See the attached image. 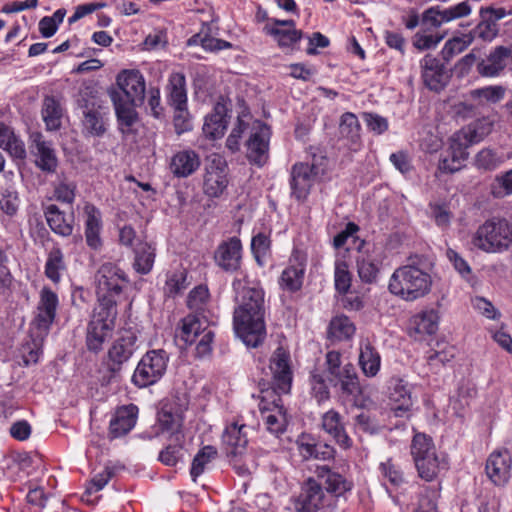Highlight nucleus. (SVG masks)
I'll list each match as a JSON object with an SVG mask.
<instances>
[{
    "instance_id": "1",
    "label": "nucleus",
    "mask_w": 512,
    "mask_h": 512,
    "mask_svg": "<svg viewBox=\"0 0 512 512\" xmlns=\"http://www.w3.org/2000/svg\"><path fill=\"white\" fill-rule=\"evenodd\" d=\"M316 478L310 477L301 485L294 498L295 512H323L339 497L353 488V482L329 465H317Z\"/></svg>"
},
{
    "instance_id": "2",
    "label": "nucleus",
    "mask_w": 512,
    "mask_h": 512,
    "mask_svg": "<svg viewBox=\"0 0 512 512\" xmlns=\"http://www.w3.org/2000/svg\"><path fill=\"white\" fill-rule=\"evenodd\" d=\"M236 300L235 332L247 346L257 347L266 336L264 291L258 287H243Z\"/></svg>"
},
{
    "instance_id": "3",
    "label": "nucleus",
    "mask_w": 512,
    "mask_h": 512,
    "mask_svg": "<svg viewBox=\"0 0 512 512\" xmlns=\"http://www.w3.org/2000/svg\"><path fill=\"white\" fill-rule=\"evenodd\" d=\"M433 262L425 256H410L408 263L397 268L389 279L390 293L405 301L426 296L432 287Z\"/></svg>"
},
{
    "instance_id": "4",
    "label": "nucleus",
    "mask_w": 512,
    "mask_h": 512,
    "mask_svg": "<svg viewBox=\"0 0 512 512\" xmlns=\"http://www.w3.org/2000/svg\"><path fill=\"white\" fill-rule=\"evenodd\" d=\"M188 404L186 391L177 390L174 395L162 399L157 405L156 423L152 427L153 436L167 434L179 440Z\"/></svg>"
},
{
    "instance_id": "5",
    "label": "nucleus",
    "mask_w": 512,
    "mask_h": 512,
    "mask_svg": "<svg viewBox=\"0 0 512 512\" xmlns=\"http://www.w3.org/2000/svg\"><path fill=\"white\" fill-rule=\"evenodd\" d=\"M487 131L488 129L484 127L483 123H475L454 134L451 138L448 155L451 157V162H457V164L450 165L449 158H443L439 162V170L445 173L459 171L468 158L467 149L471 145L480 142Z\"/></svg>"
},
{
    "instance_id": "6",
    "label": "nucleus",
    "mask_w": 512,
    "mask_h": 512,
    "mask_svg": "<svg viewBox=\"0 0 512 512\" xmlns=\"http://www.w3.org/2000/svg\"><path fill=\"white\" fill-rule=\"evenodd\" d=\"M411 455L413 457L419 476L432 481L441 469H446L444 458L437 454L436 447L431 437L423 433H416L411 443Z\"/></svg>"
},
{
    "instance_id": "7",
    "label": "nucleus",
    "mask_w": 512,
    "mask_h": 512,
    "mask_svg": "<svg viewBox=\"0 0 512 512\" xmlns=\"http://www.w3.org/2000/svg\"><path fill=\"white\" fill-rule=\"evenodd\" d=\"M512 243V226L506 219L492 218L480 225L473 244L485 252H498Z\"/></svg>"
},
{
    "instance_id": "8",
    "label": "nucleus",
    "mask_w": 512,
    "mask_h": 512,
    "mask_svg": "<svg viewBox=\"0 0 512 512\" xmlns=\"http://www.w3.org/2000/svg\"><path fill=\"white\" fill-rule=\"evenodd\" d=\"M136 337L127 334L115 340L108 351L109 361L107 366L100 371L103 384H112L123 380V366L132 356L135 350Z\"/></svg>"
},
{
    "instance_id": "9",
    "label": "nucleus",
    "mask_w": 512,
    "mask_h": 512,
    "mask_svg": "<svg viewBox=\"0 0 512 512\" xmlns=\"http://www.w3.org/2000/svg\"><path fill=\"white\" fill-rule=\"evenodd\" d=\"M98 299L119 301L129 282L125 272L113 263H104L95 274Z\"/></svg>"
},
{
    "instance_id": "10",
    "label": "nucleus",
    "mask_w": 512,
    "mask_h": 512,
    "mask_svg": "<svg viewBox=\"0 0 512 512\" xmlns=\"http://www.w3.org/2000/svg\"><path fill=\"white\" fill-rule=\"evenodd\" d=\"M168 362L167 353L162 350L148 351L138 363L133 375V384H156L166 371Z\"/></svg>"
},
{
    "instance_id": "11",
    "label": "nucleus",
    "mask_w": 512,
    "mask_h": 512,
    "mask_svg": "<svg viewBox=\"0 0 512 512\" xmlns=\"http://www.w3.org/2000/svg\"><path fill=\"white\" fill-rule=\"evenodd\" d=\"M270 136L269 126L260 121L253 122L246 142V155L252 164L261 167L268 161Z\"/></svg>"
},
{
    "instance_id": "12",
    "label": "nucleus",
    "mask_w": 512,
    "mask_h": 512,
    "mask_svg": "<svg viewBox=\"0 0 512 512\" xmlns=\"http://www.w3.org/2000/svg\"><path fill=\"white\" fill-rule=\"evenodd\" d=\"M324 173L316 163H296L291 169L290 186L292 195L299 201L305 200L317 176Z\"/></svg>"
},
{
    "instance_id": "13",
    "label": "nucleus",
    "mask_w": 512,
    "mask_h": 512,
    "mask_svg": "<svg viewBox=\"0 0 512 512\" xmlns=\"http://www.w3.org/2000/svg\"><path fill=\"white\" fill-rule=\"evenodd\" d=\"M420 67L421 78L429 90L439 92L447 86L451 74L440 59L427 54L420 61Z\"/></svg>"
},
{
    "instance_id": "14",
    "label": "nucleus",
    "mask_w": 512,
    "mask_h": 512,
    "mask_svg": "<svg viewBox=\"0 0 512 512\" xmlns=\"http://www.w3.org/2000/svg\"><path fill=\"white\" fill-rule=\"evenodd\" d=\"M228 186L227 165L225 160L215 155L206 166L203 191L212 198L220 197Z\"/></svg>"
},
{
    "instance_id": "15",
    "label": "nucleus",
    "mask_w": 512,
    "mask_h": 512,
    "mask_svg": "<svg viewBox=\"0 0 512 512\" xmlns=\"http://www.w3.org/2000/svg\"><path fill=\"white\" fill-rule=\"evenodd\" d=\"M118 89L110 93H119L132 103H143L145 99V80L138 70H124L117 76Z\"/></svg>"
},
{
    "instance_id": "16",
    "label": "nucleus",
    "mask_w": 512,
    "mask_h": 512,
    "mask_svg": "<svg viewBox=\"0 0 512 512\" xmlns=\"http://www.w3.org/2000/svg\"><path fill=\"white\" fill-rule=\"evenodd\" d=\"M512 469V456L507 449L493 451L486 461L485 471L489 480L496 486H505Z\"/></svg>"
},
{
    "instance_id": "17",
    "label": "nucleus",
    "mask_w": 512,
    "mask_h": 512,
    "mask_svg": "<svg viewBox=\"0 0 512 512\" xmlns=\"http://www.w3.org/2000/svg\"><path fill=\"white\" fill-rule=\"evenodd\" d=\"M307 266L306 255L299 251H293L287 267L282 271L279 284L282 289L296 292L301 289Z\"/></svg>"
},
{
    "instance_id": "18",
    "label": "nucleus",
    "mask_w": 512,
    "mask_h": 512,
    "mask_svg": "<svg viewBox=\"0 0 512 512\" xmlns=\"http://www.w3.org/2000/svg\"><path fill=\"white\" fill-rule=\"evenodd\" d=\"M216 265L225 272L233 273L242 263V244L239 238L231 237L221 242L214 252Z\"/></svg>"
},
{
    "instance_id": "19",
    "label": "nucleus",
    "mask_w": 512,
    "mask_h": 512,
    "mask_svg": "<svg viewBox=\"0 0 512 512\" xmlns=\"http://www.w3.org/2000/svg\"><path fill=\"white\" fill-rule=\"evenodd\" d=\"M201 166V157L197 151L186 148L172 155L169 170L176 178H188L198 171Z\"/></svg>"
},
{
    "instance_id": "20",
    "label": "nucleus",
    "mask_w": 512,
    "mask_h": 512,
    "mask_svg": "<svg viewBox=\"0 0 512 512\" xmlns=\"http://www.w3.org/2000/svg\"><path fill=\"white\" fill-rule=\"evenodd\" d=\"M509 59H512V47L497 46L477 63V72L483 77H497L505 69Z\"/></svg>"
},
{
    "instance_id": "21",
    "label": "nucleus",
    "mask_w": 512,
    "mask_h": 512,
    "mask_svg": "<svg viewBox=\"0 0 512 512\" xmlns=\"http://www.w3.org/2000/svg\"><path fill=\"white\" fill-rule=\"evenodd\" d=\"M138 417V407L129 404L119 407L109 424V436L119 438L129 433L136 425Z\"/></svg>"
},
{
    "instance_id": "22",
    "label": "nucleus",
    "mask_w": 512,
    "mask_h": 512,
    "mask_svg": "<svg viewBox=\"0 0 512 512\" xmlns=\"http://www.w3.org/2000/svg\"><path fill=\"white\" fill-rule=\"evenodd\" d=\"M470 13L471 6L467 1H464L443 10L439 7H431L423 13V21L433 27H439L443 23L468 16Z\"/></svg>"
},
{
    "instance_id": "23",
    "label": "nucleus",
    "mask_w": 512,
    "mask_h": 512,
    "mask_svg": "<svg viewBox=\"0 0 512 512\" xmlns=\"http://www.w3.org/2000/svg\"><path fill=\"white\" fill-rule=\"evenodd\" d=\"M32 147L36 150V166L46 173H54L58 167V159L52 144L40 133H36L32 136Z\"/></svg>"
},
{
    "instance_id": "24",
    "label": "nucleus",
    "mask_w": 512,
    "mask_h": 512,
    "mask_svg": "<svg viewBox=\"0 0 512 512\" xmlns=\"http://www.w3.org/2000/svg\"><path fill=\"white\" fill-rule=\"evenodd\" d=\"M43 214L49 228L57 235L68 237L73 233V216L66 213L55 204L43 205Z\"/></svg>"
},
{
    "instance_id": "25",
    "label": "nucleus",
    "mask_w": 512,
    "mask_h": 512,
    "mask_svg": "<svg viewBox=\"0 0 512 512\" xmlns=\"http://www.w3.org/2000/svg\"><path fill=\"white\" fill-rule=\"evenodd\" d=\"M322 429L329 434L342 448L352 446V439L346 433L341 415L335 410H329L322 416Z\"/></svg>"
},
{
    "instance_id": "26",
    "label": "nucleus",
    "mask_w": 512,
    "mask_h": 512,
    "mask_svg": "<svg viewBox=\"0 0 512 512\" xmlns=\"http://www.w3.org/2000/svg\"><path fill=\"white\" fill-rule=\"evenodd\" d=\"M85 219V240L87 245L93 250H99L102 247L100 232L102 229L101 213L93 204L84 206Z\"/></svg>"
},
{
    "instance_id": "27",
    "label": "nucleus",
    "mask_w": 512,
    "mask_h": 512,
    "mask_svg": "<svg viewBox=\"0 0 512 512\" xmlns=\"http://www.w3.org/2000/svg\"><path fill=\"white\" fill-rule=\"evenodd\" d=\"M246 429V424H239L238 422L226 427L222 441L228 455L237 456L242 454L248 443Z\"/></svg>"
},
{
    "instance_id": "28",
    "label": "nucleus",
    "mask_w": 512,
    "mask_h": 512,
    "mask_svg": "<svg viewBox=\"0 0 512 512\" xmlns=\"http://www.w3.org/2000/svg\"><path fill=\"white\" fill-rule=\"evenodd\" d=\"M439 313L435 309L424 310L411 319L410 335H433L438 330Z\"/></svg>"
},
{
    "instance_id": "29",
    "label": "nucleus",
    "mask_w": 512,
    "mask_h": 512,
    "mask_svg": "<svg viewBox=\"0 0 512 512\" xmlns=\"http://www.w3.org/2000/svg\"><path fill=\"white\" fill-rule=\"evenodd\" d=\"M361 125L357 116L352 112H345L340 117L339 134L347 141L350 149L357 150L361 145Z\"/></svg>"
},
{
    "instance_id": "30",
    "label": "nucleus",
    "mask_w": 512,
    "mask_h": 512,
    "mask_svg": "<svg viewBox=\"0 0 512 512\" xmlns=\"http://www.w3.org/2000/svg\"><path fill=\"white\" fill-rule=\"evenodd\" d=\"M270 21L275 27L268 28V33L275 37L280 46H290L301 39L302 32L295 28L294 20L270 19Z\"/></svg>"
},
{
    "instance_id": "31",
    "label": "nucleus",
    "mask_w": 512,
    "mask_h": 512,
    "mask_svg": "<svg viewBox=\"0 0 512 512\" xmlns=\"http://www.w3.org/2000/svg\"><path fill=\"white\" fill-rule=\"evenodd\" d=\"M270 370L278 384H291L293 372L290 356L283 348H277L270 360Z\"/></svg>"
},
{
    "instance_id": "32",
    "label": "nucleus",
    "mask_w": 512,
    "mask_h": 512,
    "mask_svg": "<svg viewBox=\"0 0 512 512\" xmlns=\"http://www.w3.org/2000/svg\"><path fill=\"white\" fill-rule=\"evenodd\" d=\"M356 268L360 280L367 284L377 281L380 272V262L366 251H359L356 257Z\"/></svg>"
},
{
    "instance_id": "33",
    "label": "nucleus",
    "mask_w": 512,
    "mask_h": 512,
    "mask_svg": "<svg viewBox=\"0 0 512 512\" xmlns=\"http://www.w3.org/2000/svg\"><path fill=\"white\" fill-rule=\"evenodd\" d=\"M117 119L120 126L130 128L137 120L136 106L143 103H132L130 100L124 99L119 93H110Z\"/></svg>"
},
{
    "instance_id": "34",
    "label": "nucleus",
    "mask_w": 512,
    "mask_h": 512,
    "mask_svg": "<svg viewBox=\"0 0 512 512\" xmlns=\"http://www.w3.org/2000/svg\"><path fill=\"white\" fill-rule=\"evenodd\" d=\"M0 148L7 151L12 158L22 160L26 157L24 142L3 122H0Z\"/></svg>"
},
{
    "instance_id": "35",
    "label": "nucleus",
    "mask_w": 512,
    "mask_h": 512,
    "mask_svg": "<svg viewBox=\"0 0 512 512\" xmlns=\"http://www.w3.org/2000/svg\"><path fill=\"white\" fill-rule=\"evenodd\" d=\"M387 405L396 417H402L412 406L411 393L406 386H389Z\"/></svg>"
},
{
    "instance_id": "36",
    "label": "nucleus",
    "mask_w": 512,
    "mask_h": 512,
    "mask_svg": "<svg viewBox=\"0 0 512 512\" xmlns=\"http://www.w3.org/2000/svg\"><path fill=\"white\" fill-rule=\"evenodd\" d=\"M168 103L173 107L187 106L186 80L182 73H172L169 77L168 85Z\"/></svg>"
},
{
    "instance_id": "37",
    "label": "nucleus",
    "mask_w": 512,
    "mask_h": 512,
    "mask_svg": "<svg viewBox=\"0 0 512 512\" xmlns=\"http://www.w3.org/2000/svg\"><path fill=\"white\" fill-rule=\"evenodd\" d=\"M117 302L109 299H98V304L93 310L91 320L112 331L117 317Z\"/></svg>"
},
{
    "instance_id": "38",
    "label": "nucleus",
    "mask_w": 512,
    "mask_h": 512,
    "mask_svg": "<svg viewBox=\"0 0 512 512\" xmlns=\"http://www.w3.org/2000/svg\"><path fill=\"white\" fill-rule=\"evenodd\" d=\"M83 114V131L91 136H102L106 131L105 113L100 108L87 107Z\"/></svg>"
},
{
    "instance_id": "39",
    "label": "nucleus",
    "mask_w": 512,
    "mask_h": 512,
    "mask_svg": "<svg viewBox=\"0 0 512 512\" xmlns=\"http://www.w3.org/2000/svg\"><path fill=\"white\" fill-rule=\"evenodd\" d=\"M226 126L225 107L217 105L214 111L205 117L203 132L207 137L217 139L223 136Z\"/></svg>"
},
{
    "instance_id": "40",
    "label": "nucleus",
    "mask_w": 512,
    "mask_h": 512,
    "mask_svg": "<svg viewBox=\"0 0 512 512\" xmlns=\"http://www.w3.org/2000/svg\"><path fill=\"white\" fill-rule=\"evenodd\" d=\"M340 398L344 405L367 408L371 403L366 386H341Z\"/></svg>"
},
{
    "instance_id": "41",
    "label": "nucleus",
    "mask_w": 512,
    "mask_h": 512,
    "mask_svg": "<svg viewBox=\"0 0 512 512\" xmlns=\"http://www.w3.org/2000/svg\"><path fill=\"white\" fill-rule=\"evenodd\" d=\"M42 117L49 131H56L61 127L63 109L54 97L47 96L43 100Z\"/></svg>"
},
{
    "instance_id": "42",
    "label": "nucleus",
    "mask_w": 512,
    "mask_h": 512,
    "mask_svg": "<svg viewBox=\"0 0 512 512\" xmlns=\"http://www.w3.org/2000/svg\"><path fill=\"white\" fill-rule=\"evenodd\" d=\"M65 270L66 264L62 250L57 246L51 248L45 263L46 277L54 283H59Z\"/></svg>"
},
{
    "instance_id": "43",
    "label": "nucleus",
    "mask_w": 512,
    "mask_h": 512,
    "mask_svg": "<svg viewBox=\"0 0 512 512\" xmlns=\"http://www.w3.org/2000/svg\"><path fill=\"white\" fill-rule=\"evenodd\" d=\"M134 253V269L140 274L149 273L155 260V248L147 242H140L134 249Z\"/></svg>"
},
{
    "instance_id": "44",
    "label": "nucleus",
    "mask_w": 512,
    "mask_h": 512,
    "mask_svg": "<svg viewBox=\"0 0 512 512\" xmlns=\"http://www.w3.org/2000/svg\"><path fill=\"white\" fill-rule=\"evenodd\" d=\"M262 416L267 430L272 434L279 435L285 431L287 416L282 405L274 403V407L263 412Z\"/></svg>"
},
{
    "instance_id": "45",
    "label": "nucleus",
    "mask_w": 512,
    "mask_h": 512,
    "mask_svg": "<svg viewBox=\"0 0 512 512\" xmlns=\"http://www.w3.org/2000/svg\"><path fill=\"white\" fill-rule=\"evenodd\" d=\"M359 364L363 373L366 376L372 377L377 374L380 368V356L378 352L371 346L370 343L366 342L361 345Z\"/></svg>"
},
{
    "instance_id": "46",
    "label": "nucleus",
    "mask_w": 512,
    "mask_h": 512,
    "mask_svg": "<svg viewBox=\"0 0 512 512\" xmlns=\"http://www.w3.org/2000/svg\"><path fill=\"white\" fill-rule=\"evenodd\" d=\"M111 330L95 321L90 320L87 327L86 345L89 351L98 352L102 349L104 342L111 335Z\"/></svg>"
},
{
    "instance_id": "47",
    "label": "nucleus",
    "mask_w": 512,
    "mask_h": 512,
    "mask_svg": "<svg viewBox=\"0 0 512 512\" xmlns=\"http://www.w3.org/2000/svg\"><path fill=\"white\" fill-rule=\"evenodd\" d=\"M355 332L354 324L346 316H337L330 322L328 335L331 339L338 341L347 340L353 336Z\"/></svg>"
},
{
    "instance_id": "48",
    "label": "nucleus",
    "mask_w": 512,
    "mask_h": 512,
    "mask_svg": "<svg viewBox=\"0 0 512 512\" xmlns=\"http://www.w3.org/2000/svg\"><path fill=\"white\" fill-rule=\"evenodd\" d=\"M204 328L198 317L188 315L182 320V325L177 336L185 342V344H192L196 338L200 336Z\"/></svg>"
},
{
    "instance_id": "49",
    "label": "nucleus",
    "mask_w": 512,
    "mask_h": 512,
    "mask_svg": "<svg viewBox=\"0 0 512 512\" xmlns=\"http://www.w3.org/2000/svg\"><path fill=\"white\" fill-rule=\"evenodd\" d=\"M352 283V274L349 271V265L342 259L335 261L334 268V285L335 289L340 294H346Z\"/></svg>"
},
{
    "instance_id": "50",
    "label": "nucleus",
    "mask_w": 512,
    "mask_h": 512,
    "mask_svg": "<svg viewBox=\"0 0 512 512\" xmlns=\"http://www.w3.org/2000/svg\"><path fill=\"white\" fill-rule=\"evenodd\" d=\"M473 42V35L466 33L448 40L441 53L445 61H450L455 55L463 52Z\"/></svg>"
},
{
    "instance_id": "51",
    "label": "nucleus",
    "mask_w": 512,
    "mask_h": 512,
    "mask_svg": "<svg viewBox=\"0 0 512 512\" xmlns=\"http://www.w3.org/2000/svg\"><path fill=\"white\" fill-rule=\"evenodd\" d=\"M76 196V184L66 178L53 183V198L58 202L73 204Z\"/></svg>"
},
{
    "instance_id": "52",
    "label": "nucleus",
    "mask_w": 512,
    "mask_h": 512,
    "mask_svg": "<svg viewBox=\"0 0 512 512\" xmlns=\"http://www.w3.org/2000/svg\"><path fill=\"white\" fill-rule=\"evenodd\" d=\"M271 241L264 233H258L251 240V250L253 256L260 267L266 264L270 254Z\"/></svg>"
},
{
    "instance_id": "53",
    "label": "nucleus",
    "mask_w": 512,
    "mask_h": 512,
    "mask_svg": "<svg viewBox=\"0 0 512 512\" xmlns=\"http://www.w3.org/2000/svg\"><path fill=\"white\" fill-rule=\"evenodd\" d=\"M494 198L501 199L512 195V169L497 174L490 187Z\"/></svg>"
},
{
    "instance_id": "54",
    "label": "nucleus",
    "mask_w": 512,
    "mask_h": 512,
    "mask_svg": "<svg viewBox=\"0 0 512 512\" xmlns=\"http://www.w3.org/2000/svg\"><path fill=\"white\" fill-rule=\"evenodd\" d=\"M55 314L37 309V314L30 326V333L32 336L46 337L49 333L50 327L55 319Z\"/></svg>"
},
{
    "instance_id": "55",
    "label": "nucleus",
    "mask_w": 512,
    "mask_h": 512,
    "mask_svg": "<svg viewBox=\"0 0 512 512\" xmlns=\"http://www.w3.org/2000/svg\"><path fill=\"white\" fill-rule=\"evenodd\" d=\"M30 341L26 342L21 348V356L25 365L35 364L42 354V345L44 337L32 336Z\"/></svg>"
},
{
    "instance_id": "56",
    "label": "nucleus",
    "mask_w": 512,
    "mask_h": 512,
    "mask_svg": "<svg viewBox=\"0 0 512 512\" xmlns=\"http://www.w3.org/2000/svg\"><path fill=\"white\" fill-rule=\"evenodd\" d=\"M217 450L213 446H205L193 459L190 474L193 481H196L205 469V466L216 457Z\"/></svg>"
},
{
    "instance_id": "57",
    "label": "nucleus",
    "mask_w": 512,
    "mask_h": 512,
    "mask_svg": "<svg viewBox=\"0 0 512 512\" xmlns=\"http://www.w3.org/2000/svg\"><path fill=\"white\" fill-rule=\"evenodd\" d=\"M505 92V87L501 85H494L474 89L470 92V96L473 99H480L487 103L496 104L505 97Z\"/></svg>"
},
{
    "instance_id": "58",
    "label": "nucleus",
    "mask_w": 512,
    "mask_h": 512,
    "mask_svg": "<svg viewBox=\"0 0 512 512\" xmlns=\"http://www.w3.org/2000/svg\"><path fill=\"white\" fill-rule=\"evenodd\" d=\"M503 162L504 159L489 148L482 149L475 157L476 167L485 171L495 170Z\"/></svg>"
},
{
    "instance_id": "59",
    "label": "nucleus",
    "mask_w": 512,
    "mask_h": 512,
    "mask_svg": "<svg viewBox=\"0 0 512 512\" xmlns=\"http://www.w3.org/2000/svg\"><path fill=\"white\" fill-rule=\"evenodd\" d=\"M499 33L498 24L488 20L486 17H482V21L472 30L469 34L475 38H480L484 41H492Z\"/></svg>"
},
{
    "instance_id": "60",
    "label": "nucleus",
    "mask_w": 512,
    "mask_h": 512,
    "mask_svg": "<svg viewBox=\"0 0 512 512\" xmlns=\"http://www.w3.org/2000/svg\"><path fill=\"white\" fill-rule=\"evenodd\" d=\"M305 456L320 460H329L334 457L335 450L328 444H307L303 446Z\"/></svg>"
},
{
    "instance_id": "61",
    "label": "nucleus",
    "mask_w": 512,
    "mask_h": 512,
    "mask_svg": "<svg viewBox=\"0 0 512 512\" xmlns=\"http://www.w3.org/2000/svg\"><path fill=\"white\" fill-rule=\"evenodd\" d=\"M249 128V124L246 123L242 118L238 117L236 126L232 129L226 140V147L231 152H236L239 150L242 134Z\"/></svg>"
},
{
    "instance_id": "62",
    "label": "nucleus",
    "mask_w": 512,
    "mask_h": 512,
    "mask_svg": "<svg viewBox=\"0 0 512 512\" xmlns=\"http://www.w3.org/2000/svg\"><path fill=\"white\" fill-rule=\"evenodd\" d=\"M114 476L113 468L106 466L101 472L97 473L91 480L90 485L87 487L86 492L92 494L102 490L111 478Z\"/></svg>"
},
{
    "instance_id": "63",
    "label": "nucleus",
    "mask_w": 512,
    "mask_h": 512,
    "mask_svg": "<svg viewBox=\"0 0 512 512\" xmlns=\"http://www.w3.org/2000/svg\"><path fill=\"white\" fill-rule=\"evenodd\" d=\"M363 119L370 131L381 135L388 130V121L386 118L375 113H363Z\"/></svg>"
},
{
    "instance_id": "64",
    "label": "nucleus",
    "mask_w": 512,
    "mask_h": 512,
    "mask_svg": "<svg viewBox=\"0 0 512 512\" xmlns=\"http://www.w3.org/2000/svg\"><path fill=\"white\" fill-rule=\"evenodd\" d=\"M58 296L50 288L44 287L40 292V300L37 309L48 311L56 315Z\"/></svg>"
}]
</instances>
